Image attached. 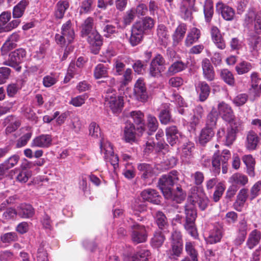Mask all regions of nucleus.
<instances>
[{
	"label": "nucleus",
	"instance_id": "f257e3e1",
	"mask_svg": "<svg viewBox=\"0 0 261 261\" xmlns=\"http://www.w3.org/2000/svg\"><path fill=\"white\" fill-rule=\"evenodd\" d=\"M243 122L240 120L237 121L231 124L225 132L224 128L220 129L217 133L218 137L224 142L225 145H231L236 138V134L239 131L243 130Z\"/></svg>",
	"mask_w": 261,
	"mask_h": 261
},
{
	"label": "nucleus",
	"instance_id": "f03ea898",
	"mask_svg": "<svg viewBox=\"0 0 261 261\" xmlns=\"http://www.w3.org/2000/svg\"><path fill=\"white\" fill-rule=\"evenodd\" d=\"M75 37L73 25L70 20L63 23L61 29V34L55 36L56 42L62 46H65L71 43Z\"/></svg>",
	"mask_w": 261,
	"mask_h": 261
},
{
	"label": "nucleus",
	"instance_id": "7ed1b4c3",
	"mask_svg": "<svg viewBox=\"0 0 261 261\" xmlns=\"http://www.w3.org/2000/svg\"><path fill=\"white\" fill-rule=\"evenodd\" d=\"M188 201L195 207L196 204L202 210H205L209 204V199L203 189L201 188L192 187L188 196Z\"/></svg>",
	"mask_w": 261,
	"mask_h": 261
},
{
	"label": "nucleus",
	"instance_id": "20e7f679",
	"mask_svg": "<svg viewBox=\"0 0 261 261\" xmlns=\"http://www.w3.org/2000/svg\"><path fill=\"white\" fill-rule=\"evenodd\" d=\"M178 180L177 172L172 171L169 174L163 175L159 179L158 186L165 198L171 197V187Z\"/></svg>",
	"mask_w": 261,
	"mask_h": 261
},
{
	"label": "nucleus",
	"instance_id": "39448f33",
	"mask_svg": "<svg viewBox=\"0 0 261 261\" xmlns=\"http://www.w3.org/2000/svg\"><path fill=\"white\" fill-rule=\"evenodd\" d=\"M171 249L167 252L169 257L172 259L177 260L182 251L183 243L180 232L174 230L170 238Z\"/></svg>",
	"mask_w": 261,
	"mask_h": 261
},
{
	"label": "nucleus",
	"instance_id": "423d86ee",
	"mask_svg": "<svg viewBox=\"0 0 261 261\" xmlns=\"http://www.w3.org/2000/svg\"><path fill=\"white\" fill-rule=\"evenodd\" d=\"M100 152L106 162H109L116 169L118 166L119 158L114 154L113 146L110 142L102 138L100 142Z\"/></svg>",
	"mask_w": 261,
	"mask_h": 261
},
{
	"label": "nucleus",
	"instance_id": "0eeeda50",
	"mask_svg": "<svg viewBox=\"0 0 261 261\" xmlns=\"http://www.w3.org/2000/svg\"><path fill=\"white\" fill-rule=\"evenodd\" d=\"M231 153L229 150L225 149L221 154L216 153L214 154L212 165L215 168V171L219 173L222 166V173L225 174L227 172L228 161L230 158Z\"/></svg>",
	"mask_w": 261,
	"mask_h": 261
},
{
	"label": "nucleus",
	"instance_id": "6e6552de",
	"mask_svg": "<svg viewBox=\"0 0 261 261\" xmlns=\"http://www.w3.org/2000/svg\"><path fill=\"white\" fill-rule=\"evenodd\" d=\"M106 105L115 114L121 111L123 106V99L120 96H117L115 91L109 90L105 96Z\"/></svg>",
	"mask_w": 261,
	"mask_h": 261
},
{
	"label": "nucleus",
	"instance_id": "1a4fd4ad",
	"mask_svg": "<svg viewBox=\"0 0 261 261\" xmlns=\"http://www.w3.org/2000/svg\"><path fill=\"white\" fill-rule=\"evenodd\" d=\"M25 58V50L23 48H19L12 52L9 55V60L5 62L4 64L19 71L21 69V66L20 65L24 61Z\"/></svg>",
	"mask_w": 261,
	"mask_h": 261
},
{
	"label": "nucleus",
	"instance_id": "9d476101",
	"mask_svg": "<svg viewBox=\"0 0 261 261\" xmlns=\"http://www.w3.org/2000/svg\"><path fill=\"white\" fill-rule=\"evenodd\" d=\"M164 63L165 61L162 56L160 55H156L150 63L149 69V74L153 77L160 75L164 70Z\"/></svg>",
	"mask_w": 261,
	"mask_h": 261
},
{
	"label": "nucleus",
	"instance_id": "9b49d317",
	"mask_svg": "<svg viewBox=\"0 0 261 261\" xmlns=\"http://www.w3.org/2000/svg\"><path fill=\"white\" fill-rule=\"evenodd\" d=\"M132 238L134 242L138 244L144 242L146 240L147 233L144 226L135 222L132 225Z\"/></svg>",
	"mask_w": 261,
	"mask_h": 261
},
{
	"label": "nucleus",
	"instance_id": "f8f14e48",
	"mask_svg": "<svg viewBox=\"0 0 261 261\" xmlns=\"http://www.w3.org/2000/svg\"><path fill=\"white\" fill-rule=\"evenodd\" d=\"M88 35V42L90 45L92 52L94 54H98L102 44L101 36L96 30H94Z\"/></svg>",
	"mask_w": 261,
	"mask_h": 261
},
{
	"label": "nucleus",
	"instance_id": "ddd939ff",
	"mask_svg": "<svg viewBox=\"0 0 261 261\" xmlns=\"http://www.w3.org/2000/svg\"><path fill=\"white\" fill-rule=\"evenodd\" d=\"M134 92L136 98L142 102H146L148 98L143 80L139 79L134 87Z\"/></svg>",
	"mask_w": 261,
	"mask_h": 261
},
{
	"label": "nucleus",
	"instance_id": "4468645a",
	"mask_svg": "<svg viewBox=\"0 0 261 261\" xmlns=\"http://www.w3.org/2000/svg\"><path fill=\"white\" fill-rule=\"evenodd\" d=\"M126 116L128 118H131L134 123L137 126V130L142 133L145 129L144 114L140 111H134L129 112Z\"/></svg>",
	"mask_w": 261,
	"mask_h": 261
},
{
	"label": "nucleus",
	"instance_id": "2eb2a0df",
	"mask_svg": "<svg viewBox=\"0 0 261 261\" xmlns=\"http://www.w3.org/2000/svg\"><path fill=\"white\" fill-rule=\"evenodd\" d=\"M52 142L51 136L49 135H41L34 138L31 142L32 147L47 148Z\"/></svg>",
	"mask_w": 261,
	"mask_h": 261
},
{
	"label": "nucleus",
	"instance_id": "dca6fc26",
	"mask_svg": "<svg viewBox=\"0 0 261 261\" xmlns=\"http://www.w3.org/2000/svg\"><path fill=\"white\" fill-rule=\"evenodd\" d=\"M216 11L220 13L222 17L226 20L230 21L233 19L234 16L233 9L221 2H219L216 5Z\"/></svg>",
	"mask_w": 261,
	"mask_h": 261
},
{
	"label": "nucleus",
	"instance_id": "f3484780",
	"mask_svg": "<svg viewBox=\"0 0 261 261\" xmlns=\"http://www.w3.org/2000/svg\"><path fill=\"white\" fill-rule=\"evenodd\" d=\"M160 113L159 118L161 123L163 124H167L173 120L170 111V105L169 103H163L159 108Z\"/></svg>",
	"mask_w": 261,
	"mask_h": 261
},
{
	"label": "nucleus",
	"instance_id": "a211bd4d",
	"mask_svg": "<svg viewBox=\"0 0 261 261\" xmlns=\"http://www.w3.org/2000/svg\"><path fill=\"white\" fill-rule=\"evenodd\" d=\"M218 112L222 115L223 119L230 122L233 119L234 115L231 108L223 101L219 102L218 105Z\"/></svg>",
	"mask_w": 261,
	"mask_h": 261
},
{
	"label": "nucleus",
	"instance_id": "6ab92c4d",
	"mask_svg": "<svg viewBox=\"0 0 261 261\" xmlns=\"http://www.w3.org/2000/svg\"><path fill=\"white\" fill-rule=\"evenodd\" d=\"M141 196L144 200L154 204H159L161 202L160 199L161 197L154 189H145L141 192Z\"/></svg>",
	"mask_w": 261,
	"mask_h": 261
},
{
	"label": "nucleus",
	"instance_id": "aec40b11",
	"mask_svg": "<svg viewBox=\"0 0 261 261\" xmlns=\"http://www.w3.org/2000/svg\"><path fill=\"white\" fill-rule=\"evenodd\" d=\"M144 32L140 27L134 24L132 27V34L129 38V42L133 46L139 44L143 39Z\"/></svg>",
	"mask_w": 261,
	"mask_h": 261
},
{
	"label": "nucleus",
	"instance_id": "412c9836",
	"mask_svg": "<svg viewBox=\"0 0 261 261\" xmlns=\"http://www.w3.org/2000/svg\"><path fill=\"white\" fill-rule=\"evenodd\" d=\"M130 207L132 210L130 213L138 217V220L142 221V217L140 216V214L146 211L147 207L145 203L140 199H135L133 202Z\"/></svg>",
	"mask_w": 261,
	"mask_h": 261
},
{
	"label": "nucleus",
	"instance_id": "4be33fe9",
	"mask_svg": "<svg viewBox=\"0 0 261 261\" xmlns=\"http://www.w3.org/2000/svg\"><path fill=\"white\" fill-rule=\"evenodd\" d=\"M166 135L168 142L171 145H174L178 140L179 137L181 136L175 126L167 127L166 129Z\"/></svg>",
	"mask_w": 261,
	"mask_h": 261
},
{
	"label": "nucleus",
	"instance_id": "5701e85b",
	"mask_svg": "<svg viewBox=\"0 0 261 261\" xmlns=\"http://www.w3.org/2000/svg\"><path fill=\"white\" fill-rule=\"evenodd\" d=\"M259 138L257 133L253 130L249 131L246 136L245 146L249 150H253L256 148L259 141Z\"/></svg>",
	"mask_w": 261,
	"mask_h": 261
},
{
	"label": "nucleus",
	"instance_id": "b1692460",
	"mask_svg": "<svg viewBox=\"0 0 261 261\" xmlns=\"http://www.w3.org/2000/svg\"><path fill=\"white\" fill-rule=\"evenodd\" d=\"M150 253L146 249H141L134 255H124V261H148Z\"/></svg>",
	"mask_w": 261,
	"mask_h": 261
},
{
	"label": "nucleus",
	"instance_id": "393cba45",
	"mask_svg": "<svg viewBox=\"0 0 261 261\" xmlns=\"http://www.w3.org/2000/svg\"><path fill=\"white\" fill-rule=\"evenodd\" d=\"M16 211V215L22 218H31L34 214V210L32 206L25 203L20 204Z\"/></svg>",
	"mask_w": 261,
	"mask_h": 261
},
{
	"label": "nucleus",
	"instance_id": "a878e982",
	"mask_svg": "<svg viewBox=\"0 0 261 261\" xmlns=\"http://www.w3.org/2000/svg\"><path fill=\"white\" fill-rule=\"evenodd\" d=\"M20 159L18 155H13L0 165V176H3L6 172L15 166Z\"/></svg>",
	"mask_w": 261,
	"mask_h": 261
},
{
	"label": "nucleus",
	"instance_id": "bb28decb",
	"mask_svg": "<svg viewBox=\"0 0 261 261\" xmlns=\"http://www.w3.org/2000/svg\"><path fill=\"white\" fill-rule=\"evenodd\" d=\"M135 126L133 123H127L124 129L123 138L125 142L132 143L136 140Z\"/></svg>",
	"mask_w": 261,
	"mask_h": 261
},
{
	"label": "nucleus",
	"instance_id": "cd10ccee",
	"mask_svg": "<svg viewBox=\"0 0 261 261\" xmlns=\"http://www.w3.org/2000/svg\"><path fill=\"white\" fill-rule=\"evenodd\" d=\"M30 4L29 0H21L15 5L12 10V15L14 18H21L24 14L27 7Z\"/></svg>",
	"mask_w": 261,
	"mask_h": 261
},
{
	"label": "nucleus",
	"instance_id": "c85d7f7f",
	"mask_svg": "<svg viewBox=\"0 0 261 261\" xmlns=\"http://www.w3.org/2000/svg\"><path fill=\"white\" fill-rule=\"evenodd\" d=\"M200 30L196 28L191 29L187 34L185 40V45L188 47L191 46L193 44L198 41L200 37Z\"/></svg>",
	"mask_w": 261,
	"mask_h": 261
},
{
	"label": "nucleus",
	"instance_id": "c756f323",
	"mask_svg": "<svg viewBox=\"0 0 261 261\" xmlns=\"http://www.w3.org/2000/svg\"><path fill=\"white\" fill-rule=\"evenodd\" d=\"M228 181L237 187L245 186L248 182V179L247 176L243 174L236 173L229 178Z\"/></svg>",
	"mask_w": 261,
	"mask_h": 261
},
{
	"label": "nucleus",
	"instance_id": "7c9ffc66",
	"mask_svg": "<svg viewBox=\"0 0 261 261\" xmlns=\"http://www.w3.org/2000/svg\"><path fill=\"white\" fill-rule=\"evenodd\" d=\"M242 161L246 166L247 173L251 176L255 175L254 167L255 165V159L251 154L244 155L242 157Z\"/></svg>",
	"mask_w": 261,
	"mask_h": 261
},
{
	"label": "nucleus",
	"instance_id": "2f4dec72",
	"mask_svg": "<svg viewBox=\"0 0 261 261\" xmlns=\"http://www.w3.org/2000/svg\"><path fill=\"white\" fill-rule=\"evenodd\" d=\"M202 67L204 77L208 81L213 80L215 77L214 71L208 59H204L203 60Z\"/></svg>",
	"mask_w": 261,
	"mask_h": 261
},
{
	"label": "nucleus",
	"instance_id": "473e14b6",
	"mask_svg": "<svg viewBox=\"0 0 261 261\" xmlns=\"http://www.w3.org/2000/svg\"><path fill=\"white\" fill-rule=\"evenodd\" d=\"M138 169L142 174V177L146 179L156 174L155 169L150 165L142 163L138 166Z\"/></svg>",
	"mask_w": 261,
	"mask_h": 261
},
{
	"label": "nucleus",
	"instance_id": "72a5a7b5",
	"mask_svg": "<svg viewBox=\"0 0 261 261\" xmlns=\"http://www.w3.org/2000/svg\"><path fill=\"white\" fill-rule=\"evenodd\" d=\"M261 239V232L257 229L252 230L249 234L247 245L250 249L253 248L259 243Z\"/></svg>",
	"mask_w": 261,
	"mask_h": 261
},
{
	"label": "nucleus",
	"instance_id": "f704fd0d",
	"mask_svg": "<svg viewBox=\"0 0 261 261\" xmlns=\"http://www.w3.org/2000/svg\"><path fill=\"white\" fill-rule=\"evenodd\" d=\"M196 90L199 94L200 100L201 101H204L207 98L210 92L208 85L204 82L199 83L197 85Z\"/></svg>",
	"mask_w": 261,
	"mask_h": 261
},
{
	"label": "nucleus",
	"instance_id": "c9c22d12",
	"mask_svg": "<svg viewBox=\"0 0 261 261\" xmlns=\"http://www.w3.org/2000/svg\"><path fill=\"white\" fill-rule=\"evenodd\" d=\"M248 197V190L245 188L242 189L237 195L236 201L234 203L235 208L241 211Z\"/></svg>",
	"mask_w": 261,
	"mask_h": 261
},
{
	"label": "nucleus",
	"instance_id": "e433bc0d",
	"mask_svg": "<svg viewBox=\"0 0 261 261\" xmlns=\"http://www.w3.org/2000/svg\"><path fill=\"white\" fill-rule=\"evenodd\" d=\"M187 31V25L185 23H180L176 29L173 35V39L174 43L178 44L184 38Z\"/></svg>",
	"mask_w": 261,
	"mask_h": 261
},
{
	"label": "nucleus",
	"instance_id": "4c0bfd02",
	"mask_svg": "<svg viewBox=\"0 0 261 261\" xmlns=\"http://www.w3.org/2000/svg\"><path fill=\"white\" fill-rule=\"evenodd\" d=\"M222 237L221 229L218 227H214L212 229L209 233L208 237L206 238L207 243L210 244H215L220 241Z\"/></svg>",
	"mask_w": 261,
	"mask_h": 261
},
{
	"label": "nucleus",
	"instance_id": "58836bf2",
	"mask_svg": "<svg viewBox=\"0 0 261 261\" xmlns=\"http://www.w3.org/2000/svg\"><path fill=\"white\" fill-rule=\"evenodd\" d=\"M251 88L249 89L250 93H252L254 96H258V85L260 81V79L256 72H253L251 76Z\"/></svg>",
	"mask_w": 261,
	"mask_h": 261
},
{
	"label": "nucleus",
	"instance_id": "ea45409f",
	"mask_svg": "<svg viewBox=\"0 0 261 261\" xmlns=\"http://www.w3.org/2000/svg\"><path fill=\"white\" fill-rule=\"evenodd\" d=\"M214 132L212 128L205 127L202 129L199 136V141L200 144H204L208 142L214 135Z\"/></svg>",
	"mask_w": 261,
	"mask_h": 261
},
{
	"label": "nucleus",
	"instance_id": "a19ab883",
	"mask_svg": "<svg viewBox=\"0 0 261 261\" xmlns=\"http://www.w3.org/2000/svg\"><path fill=\"white\" fill-rule=\"evenodd\" d=\"M69 7V3L67 1H59L56 4L55 16L61 19L63 17L65 12Z\"/></svg>",
	"mask_w": 261,
	"mask_h": 261
},
{
	"label": "nucleus",
	"instance_id": "79ce46f5",
	"mask_svg": "<svg viewBox=\"0 0 261 261\" xmlns=\"http://www.w3.org/2000/svg\"><path fill=\"white\" fill-rule=\"evenodd\" d=\"M255 14L254 12H249L245 18V21L248 23H252L253 20L254 22V28L257 33H259L261 31V16L259 15L255 16L254 19Z\"/></svg>",
	"mask_w": 261,
	"mask_h": 261
},
{
	"label": "nucleus",
	"instance_id": "37998d69",
	"mask_svg": "<svg viewBox=\"0 0 261 261\" xmlns=\"http://www.w3.org/2000/svg\"><path fill=\"white\" fill-rule=\"evenodd\" d=\"M170 100L179 107L178 108V111L180 114H186V110L183 108L185 106V103L182 98L177 93H173L170 97Z\"/></svg>",
	"mask_w": 261,
	"mask_h": 261
},
{
	"label": "nucleus",
	"instance_id": "c03bdc74",
	"mask_svg": "<svg viewBox=\"0 0 261 261\" xmlns=\"http://www.w3.org/2000/svg\"><path fill=\"white\" fill-rule=\"evenodd\" d=\"M218 116V112L215 108H213L207 116L206 127L214 129L216 125Z\"/></svg>",
	"mask_w": 261,
	"mask_h": 261
},
{
	"label": "nucleus",
	"instance_id": "a18cd8bd",
	"mask_svg": "<svg viewBox=\"0 0 261 261\" xmlns=\"http://www.w3.org/2000/svg\"><path fill=\"white\" fill-rule=\"evenodd\" d=\"M186 196V194L182 191V189L177 187L176 191L173 192L171 190V197L165 198L180 203L185 199Z\"/></svg>",
	"mask_w": 261,
	"mask_h": 261
},
{
	"label": "nucleus",
	"instance_id": "49530a36",
	"mask_svg": "<svg viewBox=\"0 0 261 261\" xmlns=\"http://www.w3.org/2000/svg\"><path fill=\"white\" fill-rule=\"evenodd\" d=\"M186 222H195L197 216L195 207L191 204L185 206Z\"/></svg>",
	"mask_w": 261,
	"mask_h": 261
},
{
	"label": "nucleus",
	"instance_id": "de8ad7c7",
	"mask_svg": "<svg viewBox=\"0 0 261 261\" xmlns=\"http://www.w3.org/2000/svg\"><path fill=\"white\" fill-rule=\"evenodd\" d=\"M93 19L92 17L87 18L82 25L81 33L83 36H87L94 30H93Z\"/></svg>",
	"mask_w": 261,
	"mask_h": 261
},
{
	"label": "nucleus",
	"instance_id": "09e8293b",
	"mask_svg": "<svg viewBox=\"0 0 261 261\" xmlns=\"http://www.w3.org/2000/svg\"><path fill=\"white\" fill-rule=\"evenodd\" d=\"M11 18V13L10 11H4L0 14V33L6 32L5 29Z\"/></svg>",
	"mask_w": 261,
	"mask_h": 261
},
{
	"label": "nucleus",
	"instance_id": "8fccbe9b",
	"mask_svg": "<svg viewBox=\"0 0 261 261\" xmlns=\"http://www.w3.org/2000/svg\"><path fill=\"white\" fill-rule=\"evenodd\" d=\"M80 72L81 69L76 66L74 63H71L69 66L67 74L65 77L64 82H69L74 76L80 75Z\"/></svg>",
	"mask_w": 261,
	"mask_h": 261
},
{
	"label": "nucleus",
	"instance_id": "3c124183",
	"mask_svg": "<svg viewBox=\"0 0 261 261\" xmlns=\"http://www.w3.org/2000/svg\"><path fill=\"white\" fill-rule=\"evenodd\" d=\"M203 109L201 106H197L194 110V115L191 119L190 123L192 126H195L199 123L203 114Z\"/></svg>",
	"mask_w": 261,
	"mask_h": 261
},
{
	"label": "nucleus",
	"instance_id": "603ef678",
	"mask_svg": "<svg viewBox=\"0 0 261 261\" xmlns=\"http://www.w3.org/2000/svg\"><path fill=\"white\" fill-rule=\"evenodd\" d=\"M252 68L251 64L245 61L238 63L235 67L236 70L239 74H243L247 73L251 70Z\"/></svg>",
	"mask_w": 261,
	"mask_h": 261
},
{
	"label": "nucleus",
	"instance_id": "864d4df0",
	"mask_svg": "<svg viewBox=\"0 0 261 261\" xmlns=\"http://www.w3.org/2000/svg\"><path fill=\"white\" fill-rule=\"evenodd\" d=\"M193 148L192 144H187L179 149V153L183 162H186L187 158L191 156Z\"/></svg>",
	"mask_w": 261,
	"mask_h": 261
},
{
	"label": "nucleus",
	"instance_id": "5fc2aeb1",
	"mask_svg": "<svg viewBox=\"0 0 261 261\" xmlns=\"http://www.w3.org/2000/svg\"><path fill=\"white\" fill-rule=\"evenodd\" d=\"M185 249L187 254L191 257L192 261H198V252L195 248L194 242H186Z\"/></svg>",
	"mask_w": 261,
	"mask_h": 261
},
{
	"label": "nucleus",
	"instance_id": "6e6d98bb",
	"mask_svg": "<svg viewBox=\"0 0 261 261\" xmlns=\"http://www.w3.org/2000/svg\"><path fill=\"white\" fill-rule=\"evenodd\" d=\"M165 241V237L161 231H156L154 233L153 237L151 241V246L156 248L160 247Z\"/></svg>",
	"mask_w": 261,
	"mask_h": 261
},
{
	"label": "nucleus",
	"instance_id": "4d7b16f0",
	"mask_svg": "<svg viewBox=\"0 0 261 261\" xmlns=\"http://www.w3.org/2000/svg\"><path fill=\"white\" fill-rule=\"evenodd\" d=\"M213 7L211 0H206L204 6V14L206 22H210L213 15Z\"/></svg>",
	"mask_w": 261,
	"mask_h": 261
},
{
	"label": "nucleus",
	"instance_id": "13d9d810",
	"mask_svg": "<svg viewBox=\"0 0 261 261\" xmlns=\"http://www.w3.org/2000/svg\"><path fill=\"white\" fill-rule=\"evenodd\" d=\"M93 0H84L80 7V14H87L93 9Z\"/></svg>",
	"mask_w": 261,
	"mask_h": 261
},
{
	"label": "nucleus",
	"instance_id": "bf43d9fd",
	"mask_svg": "<svg viewBox=\"0 0 261 261\" xmlns=\"http://www.w3.org/2000/svg\"><path fill=\"white\" fill-rule=\"evenodd\" d=\"M108 75V68L103 64H99L95 68L94 75L97 79L107 77Z\"/></svg>",
	"mask_w": 261,
	"mask_h": 261
},
{
	"label": "nucleus",
	"instance_id": "052dcab7",
	"mask_svg": "<svg viewBox=\"0 0 261 261\" xmlns=\"http://www.w3.org/2000/svg\"><path fill=\"white\" fill-rule=\"evenodd\" d=\"M135 24L139 25L140 29L145 32L146 30L150 29L153 27L154 21L150 17H145L142 20L137 21Z\"/></svg>",
	"mask_w": 261,
	"mask_h": 261
},
{
	"label": "nucleus",
	"instance_id": "680f3d73",
	"mask_svg": "<svg viewBox=\"0 0 261 261\" xmlns=\"http://www.w3.org/2000/svg\"><path fill=\"white\" fill-rule=\"evenodd\" d=\"M88 98L87 94L78 95L75 97H72L69 102V103L75 107H79L85 103V101Z\"/></svg>",
	"mask_w": 261,
	"mask_h": 261
},
{
	"label": "nucleus",
	"instance_id": "e2e57ef3",
	"mask_svg": "<svg viewBox=\"0 0 261 261\" xmlns=\"http://www.w3.org/2000/svg\"><path fill=\"white\" fill-rule=\"evenodd\" d=\"M186 68V65L181 61H177L173 63L168 68V72L174 74L180 72Z\"/></svg>",
	"mask_w": 261,
	"mask_h": 261
},
{
	"label": "nucleus",
	"instance_id": "0e129e2a",
	"mask_svg": "<svg viewBox=\"0 0 261 261\" xmlns=\"http://www.w3.org/2000/svg\"><path fill=\"white\" fill-rule=\"evenodd\" d=\"M220 75L226 83L229 85H233L234 79L232 73L229 70L227 69H222L221 71Z\"/></svg>",
	"mask_w": 261,
	"mask_h": 261
},
{
	"label": "nucleus",
	"instance_id": "69168bd1",
	"mask_svg": "<svg viewBox=\"0 0 261 261\" xmlns=\"http://www.w3.org/2000/svg\"><path fill=\"white\" fill-rule=\"evenodd\" d=\"M225 189V187L222 182L218 183L213 196V199L215 202H218L220 200Z\"/></svg>",
	"mask_w": 261,
	"mask_h": 261
},
{
	"label": "nucleus",
	"instance_id": "338daca9",
	"mask_svg": "<svg viewBox=\"0 0 261 261\" xmlns=\"http://www.w3.org/2000/svg\"><path fill=\"white\" fill-rule=\"evenodd\" d=\"M157 35L159 38L162 41L165 42L169 38V34L167 28L163 24H160L157 29Z\"/></svg>",
	"mask_w": 261,
	"mask_h": 261
},
{
	"label": "nucleus",
	"instance_id": "774afa93",
	"mask_svg": "<svg viewBox=\"0 0 261 261\" xmlns=\"http://www.w3.org/2000/svg\"><path fill=\"white\" fill-rule=\"evenodd\" d=\"M57 75L55 73H51L45 76L43 79V84L45 87H50L58 81Z\"/></svg>",
	"mask_w": 261,
	"mask_h": 261
}]
</instances>
